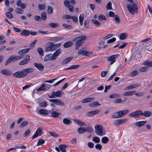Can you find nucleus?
Wrapping results in <instances>:
<instances>
[{
  "label": "nucleus",
  "mask_w": 152,
  "mask_h": 152,
  "mask_svg": "<svg viewBox=\"0 0 152 152\" xmlns=\"http://www.w3.org/2000/svg\"><path fill=\"white\" fill-rule=\"evenodd\" d=\"M99 112V110H98L92 111L87 113H86V115L87 116H92L98 113Z\"/></svg>",
  "instance_id": "nucleus-19"
},
{
  "label": "nucleus",
  "mask_w": 152,
  "mask_h": 152,
  "mask_svg": "<svg viewBox=\"0 0 152 152\" xmlns=\"http://www.w3.org/2000/svg\"><path fill=\"white\" fill-rule=\"evenodd\" d=\"M94 99V98H87L83 100L82 101V102L83 103H85L88 102H90L92 101H93Z\"/></svg>",
  "instance_id": "nucleus-28"
},
{
  "label": "nucleus",
  "mask_w": 152,
  "mask_h": 152,
  "mask_svg": "<svg viewBox=\"0 0 152 152\" xmlns=\"http://www.w3.org/2000/svg\"><path fill=\"white\" fill-rule=\"evenodd\" d=\"M80 66L79 65H72L70 66L71 69H76L79 68Z\"/></svg>",
  "instance_id": "nucleus-59"
},
{
  "label": "nucleus",
  "mask_w": 152,
  "mask_h": 152,
  "mask_svg": "<svg viewBox=\"0 0 152 152\" xmlns=\"http://www.w3.org/2000/svg\"><path fill=\"white\" fill-rule=\"evenodd\" d=\"M86 36L84 35H82L80 36L77 37H76L75 39L73 40V41L76 42L78 41L81 42L83 43V42L84 41L85 39H86Z\"/></svg>",
  "instance_id": "nucleus-13"
},
{
  "label": "nucleus",
  "mask_w": 152,
  "mask_h": 152,
  "mask_svg": "<svg viewBox=\"0 0 152 152\" xmlns=\"http://www.w3.org/2000/svg\"><path fill=\"white\" fill-rule=\"evenodd\" d=\"M84 19V15L83 14H81L79 17V20L80 25L82 26L83 25V22Z\"/></svg>",
  "instance_id": "nucleus-33"
},
{
  "label": "nucleus",
  "mask_w": 152,
  "mask_h": 152,
  "mask_svg": "<svg viewBox=\"0 0 152 152\" xmlns=\"http://www.w3.org/2000/svg\"><path fill=\"white\" fill-rule=\"evenodd\" d=\"M47 12L50 14H53V11L52 7L50 6H48Z\"/></svg>",
  "instance_id": "nucleus-38"
},
{
  "label": "nucleus",
  "mask_w": 152,
  "mask_h": 152,
  "mask_svg": "<svg viewBox=\"0 0 152 152\" xmlns=\"http://www.w3.org/2000/svg\"><path fill=\"white\" fill-rule=\"evenodd\" d=\"M147 121H138L135 123V125L139 127L144 126L146 124Z\"/></svg>",
  "instance_id": "nucleus-20"
},
{
  "label": "nucleus",
  "mask_w": 152,
  "mask_h": 152,
  "mask_svg": "<svg viewBox=\"0 0 152 152\" xmlns=\"http://www.w3.org/2000/svg\"><path fill=\"white\" fill-rule=\"evenodd\" d=\"M102 142L104 144L107 143L109 141V138L106 137H104L102 138Z\"/></svg>",
  "instance_id": "nucleus-35"
},
{
  "label": "nucleus",
  "mask_w": 152,
  "mask_h": 152,
  "mask_svg": "<svg viewBox=\"0 0 152 152\" xmlns=\"http://www.w3.org/2000/svg\"><path fill=\"white\" fill-rule=\"evenodd\" d=\"M73 59V57H70L64 59L61 62V64L63 65H65Z\"/></svg>",
  "instance_id": "nucleus-18"
},
{
  "label": "nucleus",
  "mask_w": 152,
  "mask_h": 152,
  "mask_svg": "<svg viewBox=\"0 0 152 152\" xmlns=\"http://www.w3.org/2000/svg\"><path fill=\"white\" fill-rule=\"evenodd\" d=\"M50 87V85H46L45 84H43L40 87L38 88L37 89V90L38 91L47 90H48Z\"/></svg>",
  "instance_id": "nucleus-11"
},
{
  "label": "nucleus",
  "mask_w": 152,
  "mask_h": 152,
  "mask_svg": "<svg viewBox=\"0 0 152 152\" xmlns=\"http://www.w3.org/2000/svg\"><path fill=\"white\" fill-rule=\"evenodd\" d=\"M50 27L52 28H56L59 26V24L57 23H51L49 24Z\"/></svg>",
  "instance_id": "nucleus-40"
},
{
  "label": "nucleus",
  "mask_w": 152,
  "mask_h": 152,
  "mask_svg": "<svg viewBox=\"0 0 152 152\" xmlns=\"http://www.w3.org/2000/svg\"><path fill=\"white\" fill-rule=\"evenodd\" d=\"M38 7L39 10H43L45 9V5L41 4H39Z\"/></svg>",
  "instance_id": "nucleus-43"
},
{
  "label": "nucleus",
  "mask_w": 152,
  "mask_h": 152,
  "mask_svg": "<svg viewBox=\"0 0 152 152\" xmlns=\"http://www.w3.org/2000/svg\"><path fill=\"white\" fill-rule=\"evenodd\" d=\"M64 39L63 36H58L56 37H52L51 38V40L53 41L57 42L61 41Z\"/></svg>",
  "instance_id": "nucleus-21"
},
{
  "label": "nucleus",
  "mask_w": 152,
  "mask_h": 152,
  "mask_svg": "<svg viewBox=\"0 0 152 152\" xmlns=\"http://www.w3.org/2000/svg\"><path fill=\"white\" fill-rule=\"evenodd\" d=\"M39 113L41 114L46 115L49 113V110L46 109H42L39 111Z\"/></svg>",
  "instance_id": "nucleus-27"
},
{
  "label": "nucleus",
  "mask_w": 152,
  "mask_h": 152,
  "mask_svg": "<svg viewBox=\"0 0 152 152\" xmlns=\"http://www.w3.org/2000/svg\"><path fill=\"white\" fill-rule=\"evenodd\" d=\"M77 123L80 126H85L86 124L84 122L78 120H76Z\"/></svg>",
  "instance_id": "nucleus-54"
},
{
  "label": "nucleus",
  "mask_w": 152,
  "mask_h": 152,
  "mask_svg": "<svg viewBox=\"0 0 152 152\" xmlns=\"http://www.w3.org/2000/svg\"><path fill=\"white\" fill-rule=\"evenodd\" d=\"M119 39L121 40H124L126 38L127 35L126 33H123L121 34L119 36Z\"/></svg>",
  "instance_id": "nucleus-30"
},
{
  "label": "nucleus",
  "mask_w": 152,
  "mask_h": 152,
  "mask_svg": "<svg viewBox=\"0 0 152 152\" xmlns=\"http://www.w3.org/2000/svg\"><path fill=\"white\" fill-rule=\"evenodd\" d=\"M42 130L41 128H38L34 134L32 136V139L39 136L42 135Z\"/></svg>",
  "instance_id": "nucleus-14"
},
{
  "label": "nucleus",
  "mask_w": 152,
  "mask_h": 152,
  "mask_svg": "<svg viewBox=\"0 0 152 152\" xmlns=\"http://www.w3.org/2000/svg\"><path fill=\"white\" fill-rule=\"evenodd\" d=\"M51 54H48L47 55H46L45 57L44 58V61L46 62L50 60L51 61Z\"/></svg>",
  "instance_id": "nucleus-36"
},
{
  "label": "nucleus",
  "mask_w": 152,
  "mask_h": 152,
  "mask_svg": "<svg viewBox=\"0 0 152 152\" xmlns=\"http://www.w3.org/2000/svg\"><path fill=\"white\" fill-rule=\"evenodd\" d=\"M92 22L96 26L98 27L100 25V23L96 20L93 19L92 20Z\"/></svg>",
  "instance_id": "nucleus-44"
},
{
  "label": "nucleus",
  "mask_w": 152,
  "mask_h": 152,
  "mask_svg": "<svg viewBox=\"0 0 152 152\" xmlns=\"http://www.w3.org/2000/svg\"><path fill=\"white\" fill-rule=\"evenodd\" d=\"M87 145L90 148H92L94 147V144L91 142H88Z\"/></svg>",
  "instance_id": "nucleus-62"
},
{
  "label": "nucleus",
  "mask_w": 152,
  "mask_h": 152,
  "mask_svg": "<svg viewBox=\"0 0 152 152\" xmlns=\"http://www.w3.org/2000/svg\"><path fill=\"white\" fill-rule=\"evenodd\" d=\"M77 53L79 55H82V56H88L89 55L92 54V53L88 51L82 50L81 49L78 51Z\"/></svg>",
  "instance_id": "nucleus-12"
},
{
  "label": "nucleus",
  "mask_w": 152,
  "mask_h": 152,
  "mask_svg": "<svg viewBox=\"0 0 152 152\" xmlns=\"http://www.w3.org/2000/svg\"><path fill=\"white\" fill-rule=\"evenodd\" d=\"M98 19L100 20H106V18L103 15H99L98 16Z\"/></svg>",
  "instance_id": "nucleus-57"
},
{
  "label": "nucleus",
  "mask_w": 152,
  "mask_h": 152,
  "mask_svg": "<svg viewBox=\"0 0 152 152\" xmlns=\"http://www.w3.org/2000/svg\"><path fill=\"white\" fill-rule=\"evenodd\" d=\"M73 42L72 41H68L64 44L63 46L65 48H69L72 46L73 45Z\"/></svg>",
  "instance_id": "nucleus-24"
},
{
  "label": "nucleus",
  "mask_w": 152,
  "mask_h": 152,
  "mask_svg": "<svg viewBox=\"0 0 152 152\" xmlns=\"http://www.w3.org/2000/svg\"><path fill=\"white\" fill-rule=\"evenodd\" d=\"M62 92L60 91H57L56 92L53 91V94L56 97H60L62 95Z\"/></svg>",
  "instance_id": "nucleus-25"
},
{
  "label": "nucleus",
  "mask_w": 152,
  "mask_h": 152,
  "mask_svg": "<svg viewBox=\"0 0 152 152\" xmlns=\"http://www.w3.org/2000/svg\"><path fill=\"white\" fill-rule=\"evenodd\" d=\"M55 50V48L53 46V43L49 42L47 43L45 49V52L53 51Z\"/></svg>",
  "instance_id": "nucleus-6"
},
{
  "label": "nucleus",
  "mask_w": 152,
  "mask_h": 152,
  "mask_svg": "<svg viewBox=\"0 0 152 152\" xmlns=\"http://www.w3.org/2000/svg\"><path fill=\"white\" fill-rule=\"evenodd\" d=\"M23 57L22 56H17L14 57L13 56H10L7 60L6 61L5 65H7L11 62H14L21 59Z\"/></svg>",
  "instance_id": "nucleus-5"
},
{
  "label": "nucleus",
  "mask_w": 152,
  "mask_h": 152,
  "mask_svg": "<svg viewBox=\"0 0 152 152\" xmlns=\"http://www.w3.org/2000/svg\"><path fill=\"white\" fill-rule=\"evenodd\" d=\"M49 133L52 136L55 138H56L58 136V135L57 134L54 132H50Z\"/></svg>",
  "instance_id": "nucleus-53"
},
{
  "label": "nucleus",
  "mask_w": 152,
  "mask_h": 152,
  "mask_svg": "<svg viewBox=\"0 0 152 152\" xmlns=\"http://www.w3.org/2000/svg\"><path fill=\"white\" fill-rule=\"evenodd\" d=\"M151 115V113L150 111H144L142 113V111L137 110L136 111L133 112L129 114V116L133 118H138L141 115L148 117Z\"/></svg>",
  "instance_id": "nucleus-2"
},
{
  "label": "nucleus",
  "mask_w": 152,
  "mask_h": 152,
  "mask_svg": "<svg viewBox=\"0 0 152 152\" xmlns=\"http://www.w3.org/2000/svg\"><path fill=\"white\" fill-rule=\"evenodd\" d=\"M41 18L44 20L47 19L46 13L45 12H43L41 14Z\"/></svg>",
  "instance_id": "nucleus-47"
},
{
  "label": "nucleus",
  "mask_w": 152,
  "mask_h": 152,
  "mask_svg": "<svg viewBox=\"0 0 152 152\" xmlns=\"http://www.w3.org/2000/svg\"><path fill=\"white\" fill-rule=\"evenodd\" d=\"M1 73L6 75H10L12 74L10 70L7 69H3L1 71Z\"/></svg>",
  "instance_id": "nucleus-17"
},
{
  "label": "nucleus",
  "mask_w": 152,
  "mask_h": 152,
  "mask_svg": "<svg viewBox=\"0 0 152 152\" xmlns=\"http://www.w3.org/2000/svg\"><path fill=\"white\" fill-rule=\"evenodd\" d=\"M114 19L115 22L118 23H119L120 22V20L118 16L116 15L114 17Z\"/></svg>",
  "instance_id": "nucleus-63"
},
{
  "label": "nucleus",
  "mask_w": 152,
  "mask_h": 152,
  "mask_svg": "<svg viewBox=\"0 0 152 152\" xmlns=\"http://www.w3.org/2000/svg\"><path fill=\"white\" fill-rule=\"evenodd\" d=\"M114 102L115 103H121L122 102V101L121 98H118L115 99L114 100Z\"/></svg>",
  "instance_id": "nucleus-58"
},
{
  "label": "nucleus",
  "mask_w": 152,
  "mask_h": 152,
  "mask_svg": "<svg viewBox=\"0 0 152 152\" xmlns=\"http://www.w3.org/2000/svg\"><path fill=\"white\" fill-rule=\"evenodd\" d=\"M37 51L39 55L41 56H43L44 52L42 49L40 47H39L37 48Z\"/></svg>",
  "instance_id": "nucleus-39"
},
{
  "label": "nucleus",
  "mask_w": 152,
  "mask_h": 152,
  "mask_svg": "<svg viewBox=\"0 0 152 152\" xmlns=\"http://www.w3.org/2000/svg\"><path fill=\"white\" fill-rule=\"evenodd\" d=\"M33 71L34 69L32 68L24 69L14 73L13 74V76L17 78H22L26 76L27 74L31 73Z\"/></svg>",
  "instance_id": "nucleus-1"
},
{
  "label": "nucleus",
  "mask_w": 152,
  "mask_h": 152,
  "mask_svg": "<svg viewBox=\"0 0 152 152\" xmlns=\"http://www.w3.org/2000/svg\"><path fill=\"white\" fill-rule=\"evenodd\" d=\"M135 92L134 91L126 92L124 93L123 95L125 96H132L134 94Z\"/></svg>",
  "instance_id": "nucleus-34"
},
{
  "label": "nucleus",
  "mask_w": 152,
  "mask_h": 152,
  "mask_svg": "<svg viewBox=\"0 0 152 152\" xmlns=\"http://www.w3.org/2000/svg\"><path fill=\"white\" fill-rule=\"evenodd\" d=\"M26 59L20 61L19 65H23L28 63L30 60V56H28L26 57Z\"/></svg>",
  "instance_id": "nucleus-15"
},
{
  "label": "nucleus",
  "mask_w": 152,
  "mask_h": 152,
  "mask_svg": "<svg viewBox=\"0 0 152 152\" xmlns=\"http://www.w3.org/2000/svg\"><path fill=\"white\" fill-rule=\"evenodd\" d=\"M119 56V54L112 55L107 58V61L108 62H110V64L112 65L115 61L116 58Z\"/></svg>",
  "instance_id": "nucleus-8"
},
{
  "label": "nucleus",
  "mask_w": 152,
  "mask_h": 152,
  "mask_svg": "<svg viewBox=\"0 0 152 152\" xmlns=\"http://www.w3.org/2000/svg\"><path fill=\"white\" fill-rule=\"evenodd\" d=\"M92 140L97 143H99L100 142V140L99 138L96 137H94L92 139Z\"/></svg>",
  "instance_id": "nucleus-45"
},
{
  "label": "nucleus",
  "mask_w": 152,
  "mask_h": 152,
  "mask_svg": "<svg viewBox=\"0 0 152 152\" xmlns=\"http://www.w3.org/2000/svg\"><path fill=\"white\" fill-rule=\"evenodd\" d=\"M15 148H16V149L20 148L21 149H26V148L25 146H23L21 145H16Z\"/></svg>",
  "instance_id": "nucleus-56"
},
{
  "label": "nucleus",
  "mask_w": 152,
  "mask_h": 152,
  "mask_svg": "<svg viewBox=\"0 0 152 152\" xmlns=\"http://www.w3.org/2000/svg\"><path fill=\"white\" fill-rule=\"evenodd\" d=\"M120 95L117 93H115L111 94L110 95L109 97L111 98H115L120 97Z\"/></svg>",
  "instance_id": "nucleus-37"
},
{
  "label": "nucleus",
  "mask_w": 152,
  "mask_h": 152,
  "mask_svg": "<svg viewBox=\"0 0 152 152\" xmlns=\"http://www.w3.org/2000/svg\"><path fill=\"white\" fill-rule=\"evenodd\" d=\"M67 145L64 144H62L59 145V147L60 150L63 152H65L66 151L65 149L67 148Z\"/></svg>",
  "instance_id": "nucleus-29"
},
{
  "label": "nucleus",
  "mask_w": 152,
  "mask_h": 152,
  "mask_svg": "<svg viewBox=\"0 0 152 152\" xmlns=\"http://www.w3.org/2000/svg\"><path fill=\"white\" fill-rule=\"evenodd\" d=\"M121 117H122V116L121 111L115 113L112 116V118H121Z\"/></svg>",
  "instance_id": "nucleus-22"
},
{
  "label": "nucleus",
  "mask_w": 152,
  "mask_h": 152,
  "mask_svg": "<svg viewBox=\"0 0 152 152\" xmlns=\"http://www.w3.org/2000/svg\"><path fill=\"white\" fill-rule=\"evenodd\" d=\"M50 102H53L56 104L61 106H65L64 102L61 99H50L49 100Z\"/></svg>",
  "instance_id": "nucleus-9"
},
{
  "label": "nucleus",
  "mask_w": 152,
  "mask_h": 152,
  "mask_svg": "<svg viewBox=\"0 0 152 152\" xmlns=\"http://www.w3.org/2000/svg\"><path fill=\"white\" fill-rule=\"evenodd\" d=\"M96 134L100 136L105 134V132L103 130V127L99 125H97L94 127Z\"/></svg>",
  "instance_id": "nucleus-4"
},
{
  "label": "nucleus",
  "mask_w": 152,
  "mask_h": 152,
  "mask_svg": "<svg viewBox=\"0 0 152 152\" xmlns=\"http://www.w3.org/2000/svg\"><path fill=\"white\" fill-rule=\"evenodd\" d=\"M127 0L132 4H133L132 5L131 4H128L127 5V8L129 12L132 14H134L135 12L137 13L138 8L137 4H136L133 3L134 2L132 0Z\"/></svg>",
  "instance_id": "nucleus-3"
},
{
  "label": "nucleus",
  "mask_w": 152,
  "mask_h": 152,
  "mask_svg": "<svg viewBox=\"0 0 152 152\" xmlns=\"http://www.w3.org/2000/svg\"><path fill=\"white\" fill-rule=\"evenodd\" d=\"M34 66L40 71H42L44 69V65L40 63H34Z\"/></svg>",
  "instance_id": "nucleus-16"
},
{
  "label": "nucleus",
  "mask_w": 152,
  "mask_h": 152,
  "mask_svg": "<svg viewBox=\"0 0 152 152\" xmlns=\"http://www.w3.org/2000/svg\"><path fill=\"white\" fill-rule=\"evenodd\" d=\"M17 5L19 7H21L22 9H24L26 7V4L24 3L22 4L20 0H18L17 2Z\"/></svg>",
  "instance_id": "nucleus-23"
},
{
  "label": "nucleus",
  "mask_w": 152,
  "mask_h": 152,
  "mask_svg": "<svg viewBox=\"0 0 152 152\" xmlns=\"http://www.w3.org/2000/svg\"><path fill=\"white\" fill-rule=\"evenodd\" d=\"M6 15L9 19H11L13 17L12 14L10 12H7L6 13Z\"/></svg>",
  "instance_id": "nucleus-52"
},
{
  "label": "nucleus",
  "mask_w": 152,
  "mask_h": 152,
  "mask_svg": "<svg viewBox=\"0 0 152 152\" xmlns=\"http://www.w3.org/2000/svg\"><path fill=\"white\" fill-rule=\"evenodd\" d=\"M121 113L122 117L123 116L125 115L128 113L129 112V110H124L122 111H120Z\"/></svg>",
  "instance_id": "nucleus-51"
},
{
  "label": "nucleus",
  "mask_w": 152,
  "mask_h": 152,
  "mask_svg": "<svg viewBox=\"0 0 152 152\" xmlns=\"http://www.w3.org/2000/svg\"><path fill=\"white\" fill-rule=\"evenodd\" d=\"M63 123L66 124H70V120L67 118H64L63 120Z\"/></svg>",
  "instance_id": "nucleus-55"
},
{
  "label": "nucleus",
  "mask_w": 152,
  "mask_h": 152,
  "mask_svg": "<svg viewBox=\"0 0 152 152\" xmlns=\"http://www.w3.org/2000/svg\"><path fill=\"white\" fill-rule=\"evenodd\" d=\"M64 4L65 7H68L70 5V2L68 0H65L64 1Z\"/></svg>",
  "instance_id": "nucleus-64"
},
{
  "label": "nucleus",
  "mask_w": 152,
  "mask_h": 152,
  "mask_svg": "<svg viewBox=\"0 0 152 152\" xmlns=\"http://www.w3.org/2000/svg\"><path fill=\"white\" fill-rule=\"evenodd\" d=\"M85 128L80 127L77 130V132L79 134H82L85 132Z\"/></svg>",
  "instance_id": "nucleus-41"
},
{
  "label": "nucleus",
  "mask_w": 152,
  "mask_h": 152,
  "mask_svg": "<svg viewBox=\"0 0 152 152\" xmlns=\"http://www.w3.org/2000/svg\"><path fill=\"white\" fill-rule=\"evenodd\" d=\"M28 124V122L27 121H24L23 122L20 124V128H23L27 125Z\"/></svg>",
  "instance_id": "nucleus-46"
},
{
  "label": "nucleus",
  "mask_w": 152,
  "mask_h": 152,
  "mask_svg": "<svg viewBox=\"0 0 152 152\" xmlns=\"http://www.w3.org/2000/svg\"><path fill=\"white\" fill-rule=\"evenodd\" d=\"M95 148L96 149L101 150L102 148V146L101 145L98 144L95 145Z\"/></svg>",
  "instance_id": "nucleus-61"
},
{
  "label": "nucleus",
  "mask_w": 152,
  "mask_h": 152,
  "mask_svg": "<svg viewBox=\"0 0 152 152\" xmlns=\"http://www.w3.org/2000/svg\"><path fill=\"white\" fill-rule=\"evenodd\" d=\"M143 64L149 67H152V61H146L143 63Z\"/></svg>",
  "instance_id": "nucleus-32"
},
{
  "label": "nucleus",
  "mask_w": 152,
  "mask_h": 152,
  "mask_svg": "<svg viewBox=\"0 0 152 152\" xmlns=\"http://www.w3.org/2000/svg\"><path fill=\"white\" fill-rule=\"evenodd\" d=\"M61 52V49H59L57 50L51 56V61H53L57 59Z\"/></svg>",
  "instance_id": "nucleus-7"
},
{
  "label": "nucleus",
  "mask_w": 152,
  "mask_h": 152,
  "mask_svg": "<svg viewBox=\"0 0 152 152\" xmlns=\"http://www.w3.org/2000/svg\"><path fill=\"white\" fill-rule=\"evenodd\" d=\"M15 11L16 13L20 14H22L24 12V11L22 9L18 7H16L15 10Z\"/></svg>",
  "instance_id": "nucleus-31"
},
{
  "label": "nucleus",
  "mask_w": 152,
  "mask_h": 152,
  "mask_svg": "<svg viewBox=\"0 0 152 152\" xmlns=\"http://www.w3.org/2000/svg\"><path fill=\"white\" fill-rule=\"evenodd\" d=\"M39 105V106L44 108L45 107L47 106V103L46 102H43L40 103Z\"/></svg>",
  "instance_id": "nucleus-49"
},
{
  "label": "nucleus",
  "mask_w": 152,
  "mask_h": 152,
  "mask_svg": "<svg viewBox=\"0 0 152 152\" xmlns=\"http://www.w3.org/2000/svg\"><path fill=\"white\" fill-rule=\"evenodd\" d=\"M49 113L51 114V117L53 118H57L60 115V113H57L56 111H55L53 109L49 110Z\"/></svg>",
  "instance_id": "nucleus-10"
},
{
  "label": "nucleus",
  "mask_w": 152,
  "mask_h": 152,
  "mask_svg": "<svg viewBox=\"0 0 152 152\" xmlns=\"http://www.w3.org/2000/svg\"><path fill=\"white\" fill-rule=\"evenodd\" d=\"M147 67L145 66L139 69V71L140 72H144L146 71Z\"/></svg>",
  "instance_id": "nucleus-60"
},
{
  "label": "nucleus",
  "mask_w": 152,
  "mask_h": 152,
  "mask_svg": "<svg viewBox=\"0 0 152 152\" xmlns=\"http://www.w3.org/2000/svg\"><path fill=\"white\" fill-rule=\"evenodd\" d=\"M138 74V72L137 70H134L131 72L130 74L131 76H134Z\"/></svg>",
  "instance_id": "nucleus-48"
},
{
  "label": "nucleus",
  "mask_w": 152,
  "mask_h": 152,
  "mask_svg": "<svg viewBox=\"0 0 152 152\" xmlns=\"http://www.w3.org/2000/svg\"><path fill=\"white\" fill-rule=\"evenodd\" d=\"M45 142V141L42 139L40 138L39 140V141L37 144V146L41 145L43 144Z\"/></svg>",
  "instance_id": "nucleus-42"
},
{
  "label": "nucleus",
  "mask_w": 152,
  "mask_h": 152,
  "mask_svg": "<svg viewBox=\"0 0 152 152\" xmlns=\"http://www.w3.org/2000/svg\"><path fill=\"white\" fill-rule=\"evenodd\" d=\"M20 34L23 36H28L30 34V31L26 29H23L21 31Z\"/></svg>",
  "instance_id": "nucleus-26"
},
{
  "label": "nucleus",
  "mask_w": 152,
  "mask_h": 152,
  "mask_svg": "<svg viewBox=\"0 0 152 152\" xmlns=\"http://www.w3.org/2000/svg\"><path fill=\"white\" fill-rule=\"evenodd\" d=\"M112 3L110 2H109L107 5L106 9L107 10H112V8L111 7Z\"/></svg>",
  "instance_id": "nucleus-50"
}]
</instances>
